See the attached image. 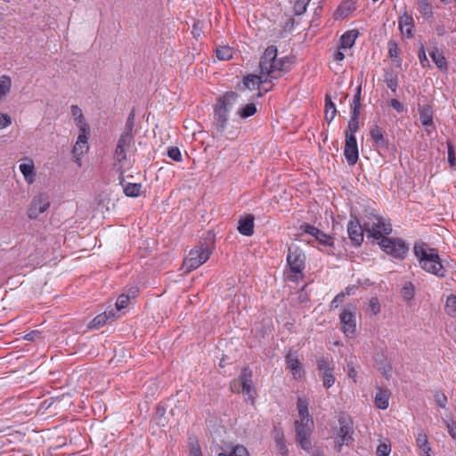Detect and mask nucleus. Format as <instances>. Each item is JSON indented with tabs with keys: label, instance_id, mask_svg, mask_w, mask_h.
I'll return each mask as SVG.
<instances>
[{
	"label": "nucleus",
	"instance_id": "nucleus-1",
	"mask_svg": "<svg viewBox=\"0 0 456 456\" xmlns=\"http://www.w3.org/2000/svg\"><path fill=\"white\" fill-rule=\"evenodd\" d=\"M260 73L265 77L264 81L271 82L280 78L289 70L288 57L277 58V48L274 45L268 46L259 61Z\"/></svg>",
	"mask_w": 456,
	"mask_h": 456
},
{
	"label": "nucleus",
	"instance_id": "nucleus-2",
	"mask_svg": "<svg viewBox=\"0 0 456 456\" xmlns=\"http://www.w3.org/2000/svg\"><path fill=\"white\" fill-rule=\"evenodd\" d=\"M239 94L235 92H226L217 101L214 109L213 134L222 136L226 129L228 112L237 102Z\"/></svg>",
	"mask_w": 456,
	"mask_h": 456
},
{
	"label": "nucleus",
	"instance_id": "nucleus-3",
	"mask_svg": "<svg viewBox=\"0 0 456 456\" xmlns=\"http://www.w3.org/2000/svg\"><path fill=\"white\" fill-rule=\"evenodd\" d=\"M414 254L419 259V265L423 270L428 273L436 274L438 277H444L445 270L440 262V257L435 249L426 248L425 244L415 245L413 248Z\"/></svg>",
	"mask_w": 456,
	"mask_h": 456
},
{
	"label": "nucleus",
	"instance_id": "nucleus-4",
	"mask_svg": "<svg viewBox=\"0 0 456 456\" xmlns=\"http://www.w3.org/2000/svg\"><path fill=\"white\" fill-rule=\"evenodd\" d=\"M305 262V254L298 247H289L287 255L289 271L286 273L287 278L292 281H297L299 276L302 277Z\"/></svg>",
	"mask_w": 456,
	"mask_h": 456
},
{
	"label": "nucleus",
	"instance_id": "nucleus-5",
	"mask_svg": "<svg viewBox=\"0 0 456 456\" xmlns=\"http://www.w3.org/2000/svg\"><path fill=\"white\" fill-rule=\"evenodd\" d=\"M339 428L336 429V437L334 439V448L338 452L342 451L343 445L350 446L354 439V427L352 419L345 415H342L338 419Z\"/></svg>",
	"mask_w": 456,
	"mask_h": 456
},
{
	"label": "nucleus",
	"instance_id": "nucleus-6",
	"mask_svg": "<svg viewBox=\"0 0 456 456\" xmlns=\"http://www.w3.org/2000/svg\"><path fill=\"white\" fill-rule=\"evenodd\" d=\"M134 142V135L121 134L114 152V167L120 174L125 173V166L127 163V152L130 151Z\"/></svg>",
	"mask_w": 456,
	"mask_h": 456
},
{
	"label": "nucleus",
	"instance_id": "nucleus-7",
	"mask_svg": "<svg viewBox=\"0 0 456 456\" xmlns=\"http://www.w3.org/2000/svg\"><path fill=\"white\" fill-rule=\"evenodd\" d=\"M313 425L314 421L310 416L306 418L300 417L299 419L295 421L297 442L305 452H310L312 449V444L309 438L312 434Z\"/></svg>",
	"mask_w": 456,
	"mask_h": 456
},
{
	"label": "nucleus",
	"instance_id": "nucleus-8",
	"mask_svg": "<svg viewBox=\"0 0 456 456\" xmlns=\"http://www.w3.org/2000/svg\"><path fill=\"white\" fill-rule=\"evenodd\" d=\"M210 251L208 246L203 244L196 246L190 252L183 261V268L186 272H191L203 265L209 258Z\"/></svg>",
	"mask_w": 456,
	"mask_h": 456
},
{
	"label": "nucleus",
	"instance_id": "nucleus-9",
	"mask_svg": "<svg viewBox=\"0 0 456 456\" xmlns=\"http://www.w3.org/2000/svg\"><path fill=\"white\" fill-rule=\"evenodd\" d=\"M364 230L372 238L381 240L382 234H389L392 232V226L382 217L374 216L370 222L364 223Z\"/></svg>",
	"mask_w": 456,
	"mask_h": 456
},
{
	"label": "nucleus",
	"instance_id": "nucleus-10",
	"mask_svg": "<svg viewBox=\"0 0 456 456\" xmlns=\"http://www.w3.org/2000/svg\"><path fill=\"white\" fill-rule=\"evenodd\" d=\"M384 252L395 258H403L408 251L407 246L402 240L382 237L379 242Z\"/></svg>",
	"mask_w": 456,
	"mask_h": 456
},
{
	"label": "nucleus",
	"instance_id": "nucleus-11",
	"mask_svg": "<svg viewBox=\"0 0 456 456\" xmlns=\"http://www.w3.org/2000/svg\"><path fill=\"white\" fill-rule=\"evenodd\" d=\"M231 389L232 392L246 394L249 399H253L252 373L248 368H244L239 378L231 384Z\"/></svg>",
	"mask_w": 456,
	"mask_h": 456
},
{
	"label": "nucleus",
	"instance_id": "nucleus-12",
	"mask_svg": "<svg viewBox=\"0 0 456 456\" xmlns=\"http://www.w3.org/2000/svg\"><path fill=\"white\" fill-rule=\"evenodd\" d=\"M50 207L49 197L46 193H39L35 196L29 204L28 216L30 219H36Z\"/></svg>",
	"mask_w": 456,
	"mask_h": 456
},
{
	"label": "nucleus",
	"instance_id": "nucleus-13",
	"mask_svg": "<svg viewBox=\"0 0 456 456\" xmlns=\"http://www.w3.org/2000/svg\"><path fill=\"white\" fill-rule=\"evenodd\" d=\"M345 157L350 166L354 165L358 160V146L354 134H348L346 132Z\"/></svg>",
	"mask_w": 456,
	"mask_h": 456
},
{
	"label": "nucleus",
	"instance_id": "nucleus-14",
	"mask_svg": "<svg viewBox=\"0 0 456 456\" xmlns=\"http://www.w3.org/2000/svg\"><path fill=\"white\" fill-rule=\"evenodd\" d=\"M340 322L343 325L342 329L346 337H352L355 333V317L354 314L347 310L343 309L340 315Z\"/></svg>",
	"mask_w": 456,
	"mask_h": 456
},
{
	"label": "nucleus",
	"instance_id": "nucleus-15",
	"mask_svg": "<svg viewBox=\"0 0 456 456\" xmlns=\"http://www.w3.org/2000/svg\"><path fill=\"white\" fill-rule=\"evenodd\" d=\"M364 226L362 227L357 221H350L347 225L348 236L354 246H360L363 240Z\"/></svg>",
	"mask_w": 456,
	"mask_h": 456
},
{
	"label": "nucleus",
	"instance_id": "nucleus-16",
	"mask_svg": "<svg viewBox=\"0 0 456 456\" xmlns=\"http://www.w3.org/2000/svg\"><path fill=\"white\" fill-rule=\"evenodd\" d=\"M88 135L78 134L76 144L73 147L72 154L78 166H81V157L88 151Z\"/></svg>",
	"mask_w": 456,
	"mask_h": 456
},
{
	"label": "nucleus",
	"instance_id": "nucleus-17",
	"mask_svg": "<svg viewBox=\"0 0 456 456\" xmlns=\"http://www.w3.org/2000/svg\"><path fill=\"white\" fill-rule=\"evenodd\" d=\"M254 216L247 215L239 220L238 231L245 236H251L254 233Z\"/></svg>",
	"mask_w": 456,
	"mask_h": 456
},
{
	"label": "nucleus",
	"instance_id": "nucleus-18",
	"mask_svg": "<svg viewBox=\"0 0 456 456\" xmlns=\"http://www.w3.org/2000/svg\"><path fill=\"white\" fill-rule=\"evenodd\" d=\"M399 28L403 34H406L407 37L411 38L413 37L412 29L414 28L413 19L411 15L404 12L399 18Z\"/></svg>",
	"mask_w": 456,
	"mask_h": 456
},
{
	"label": "nucleus",
	"instance_id": "nucleus-19",
	"mask_svg": "<svg viewBox=\"0 0 456 456\" xmlns=\"http://www.w3.org/2000/svg\"><path fill=\"white\" fill-rule=\"evenodd\" d=\"M286 362L293 376L296 379L300 378L302 374V367L298 359L294 357L291 354H289L286 355Z\"/></svg>",
	"mask_w": 456,
	"mask_h": 456
},
{
	"label": "nucleus",
	"instance_id": "nucleus-20",
	"mask_svg": "<svg viewBox=\"0 0 456 456\" xmlns=\"http://www.w3.org/2000/svg\"><path fill=\"white\" fill-rule=\"evenodd\" d=\"M265 77L260 73V75H248L245 77L243 84L244 86L249 90H255L258 88L260 84L267 83L268 81H264Z\"/></svg>",
	"mask_w": 456,
	"mask_h": 456
},
{
	"label": "nucleus",
	"instance_id": "nucleus-21",
	"mask_svg": "<svg viewBox=\"0 0 456 456\" xmlns=\"http://www.w3.org/2000/svg\"><path fill=\"white\" fill-rule=\"evenodd\" d=\"M20 170L22 173L26 182L29 184L33 183L36 179L35 167L32 161L20 165Z\"/></svg>",
	"mask_w": 456,
	"mask_h": 456
},
{
	"label": "nucleus",
	"instance_id": "nucleus-22",
	"mask_svg": "<svg viewBox=\"0 0 456 456\" xmlns=\"http://www.w3.org/2000/svg\"><path fill=\"white\" fill-rule=\"evenodd\" d=\"M357 36L358 31L354 29L346 32L340 38V47L345 49L351 48L354 45Z\"/></svg>",
	"mask_w": 456,
	"mask_h": 456
},
{
	"label": "nucleus",
	"instance_id": "nucleus-23",
	"mask_svg": "<svg viewBox=\"0 0 456 456\" xmlns=\"http://www.w3.org/2000/svg\"><path fill=\"white\" fill-rule=\"evenodd\" d=\"M370 134L377 146H387V142L383 136V133L380 127H379L378 126H373L370 128Z\"/></svg>",
	"mask_w": 456,
	"mask_h": 456
},
{
	"label": "nucleus",
	"instance_id": "nucleus-24",
	"mask_svg": "<svg viewBox=\"0 0 456 456\" xmlns=\"http://www.w3.org/2000/svg\"><path fill=\"white\" fill-rule=\"evenodd\" d=\"M389 394L387 390H379L375 395V405L379 409L385 410L388 407Z\"/></svg>",
	"mask_w": 456,
	"mask_h": 456
},
{
	"label": "nucleus",
	"instance_id": "nucleus-25",
	"mask_svg": "<svg viewBox=\"0 0 456 456\" xmlns=\"http://www.w3.org/2000/svg\"><path fill=\"white\" fill-rule=\"evenodd\" d=\"M12 87V79L6 75L0 77V101L4 100L10 93Z\"/></svg>",
	"mask_w": 456,
	"mask_h": 456
},
{
	"label": "nucleus",
	"instance_id": "nucleus-26",
	"mask_svg": "<svg viewBox=\"0 0 456 456\" xmlns=\"http://www.w3.org/2000/svg\"><path fill=\"white\" fill-rule=\"evenodd\" d=\"M337 112V109L330 95H326L325 97V118L330 123L332 119L335 118Z\"/></svg>",
	"mask_w": 456,
	"mask_h": 456
},
{
	"label": "nucleus",
	"instance_id": "nucleus-27",
	"mask_svg": "<svg viewBox=\"0 0 456 456\" xmlns=\"http://www.w3.org/2000/svg\"><path fill=\"white\" fill-rule=\"evenodd\" d=\"M419 120L425 126H433V114L429 107H423L419 110Z\"/></svg>",
	"mask_w": 456,
	"mask_h": 456
},
{
	"label": "nucleus",
	"instance_id": "nucleus-28",
	"mask_svg": "<svg viewBox=\"0 0 456 456\" xmlns=\"http://www.w3.org/2000/svg\"><path fill=\"white\" fill-rule=\"evenodd\" d=\"M430 55L438 69L441 70L447 69V62L442 53H440L438 50H435L430 53Z\"/></svg>",
	"mask_w": 456,
	"mask_h": 456
},
{
	"label": "nucleus",
	"instance_id": "nucleus-29",
	"mask_svg": "<svg viewBox=\"0 0 456 456\" xmlns=\"http://www.w3.org/2000/svg\"><path fill=\"white\" fill-rule=\"evenodd\" d=\"M216 54L219 60L228 61L232 58L233 49L227 45L220 46L216 48Z\"/></svg>",
	"mask_w": 456,
	"mask_h": 456
},
{
	"label": "nucleus",
	"instance_id": "nucleus-30",
	"mask_svg": "<svg viewBox=\"0 0 456 456\" xmlns=\"http://www.w3.org/2000/svg\"><path fill=\"white\" fill-rule=\"evenodd\" d=\"M141 183H127L124 186L123 191L127 197H137L141 193Z\"/></svg>",
	"mask_w": 456,
	"mask_h": 456
},
{
	"label": "nucleus",
	"instance_id": "nucleus-31",
	"mask_svg": "<svg viewBox=\"0 0 456 456\" xmlns=\"http://www.w3.org/2000/svg\"><path fill=\"white\" fill-rule=\"evenodd\" d=\"M385 83L391 91L395 92L397 88V75L393 70H387L385 74Z\"/></svg>",
	"mask_w": 456,
	"mask_h": 456
},
{
	"label": "nucleus",
	"instance_id": "nucleus-32",
	"mask_svg": "<svg viewBox=\"0 0 456 456\" xmlns=\"http://www.w3.org/2000/svg\"><path fill=\"white\" fill-rule=\"evenodd\" d=\"M379 358H376V361L379 363V370L382 372V374L388 379L391 377L392 367L389 364L384 362L385 355H379Z\"/></svg>",
	"mask_w": 456,
	"mask_h": 456
},
{
	"label": "nucleus",
	"instance_id": "nucleus-33",
	"mask_svg": "<svg viewBox=\"0 0 456 456\" xmlns=\"http://www.w3.org/2000/svg\"><path fill=\"white\" fill-rule=\"evenodd\" d=\"M134 120H135V111L134 109L131 110V112L128 114V117L126 118V126L124 131L121 133L123 134L127 135H134L133 130L134 126Z\"/></svg>",
	"mask_w": 456,
	"mask_h": 456
},
{
	"label": "nucleus",
	"instance_id": "nucleus-34",
	"mask_svg": "<svg viewBox=\"0 0 456 456\" xmlns=\"http://www.w3.org/2000/svg\"><path fill=\"white\" fill-rule=\"evenodd\" d=\"M218 456H249V453L243 445H236L229 453L221 452Z\"/></svg>",
	"mask_w": 456,
	"mask_h": 456
},
{
	"label": "nucleus",
	"instance_id": "nucleus-35",
	"mask_svg": "<svg viewBox=\"0 0 456 456\" xmlns=\"http://www.w3.org/2000/svg\"><path fill=\"white\" fill-rule=\"evenodd\" d=\"M256 112V107L254 103H248L239 110L238 114L242 118L253 116Z\"/></svg>",
	"mask_w": 456,
	"mask_h": 456
},
{
	"label": "nucleus",
	"instance_id": "nucleus-36",
	"mask_svg": "<svg viewBox=\"0 0 456 456\" xmlns=\"http://www.w3.org/2000/svg\"><path fill=\"white\" fill-rule=\"evenodd\" d=\"M418 8L422 15L430 18L433 15L432 8L428 0H418Z\"/></svg>",
	"mask_w": 456,
	"mask_h": 456
},
{
	"label": "nucleus",
	"instance_id": "nucleus-37",
	"mask_svg": "<svg viewBox=\"0 0 456 456\" xmlns=\"http://www.w3.org/2000/svg\"><path fill=\"white\" fill-rule=\"evenodd\" d=\"M297 406L299 418H306L307 416H310L308 411V402L306 399L299 397L297 403Z\"/></svg>",
	"mask_w": 456,
	"mask_h": 456
},
{
	"label": "nucleus",
	"instance_id": "nucleus-38",
	"mask_svg": "<svg viewBox=\"0 0 456 456\" xmlns=\"http://www.w3.org/2000/svg\"><path fill=\"white\" fill-rule=\"evenodd\" d=\"M359 115L351 114L350 120L348 122L347 133L348 134H354L359 128Z\"/></svg>",
	"mask_w": 456,
	"mask_h": 456
},
{
	"label": "nucleus",
	"instance_id": "nucleus-39",
	"mask_svg": "<svg viewBox=\"0 0 456 456\" xmlns=\"http://www.w3.org/2000/svg\"><path fill=\"white\" fill-rule=\"evenodd\" d=\"M109 320V316L107 315V313H102L96 317L94 318V320L91 322V328H99L102 325H104Z\"/></svg>",
	"mask_w": 456,
	"mask_h": 456
},
{
	"label": "nucleus",
	"instance_id": "nucleus-40",
	"mask_svg": "<svg viewBox=\"0 0 456 456\" xmlns=\"http://www.w3.org/2000/svg\"><path fill=\"white\" fill-rule=\"evenodd\" d=\"M445 307L450 315L456 314V296L455 295H450L447 297Z\"/></svg>",
	"mask_w": 456,
	"mask_h": 456
},
{
	"label": "nucleus",
	"instance_id": "nucleus-41",
	"mask_svg": "<svg viewBox=\"0 0 456 456\" xmlns=\"http://www.w3.org/2000/svg\"><path fill=\"white\" fill-rule=\"evenodd\" d=\"M76 124L79 128V134H85V135L90 134V127H89V125L85 120L84 116L80 118L76 119Z\"/></svg>",
	"mask_w": 456,
	"mask_h": 456
},
{
	"label": "nucleus",
	"instance_id": "nucleus-42",
	"mask_svg": "<svg viewBox=\"0 0 456 456\" xmlns=\"http://www.w3.org/2000/svg\"><path fill=\"white\" fill-rule=\"evenodd\" d=\"M322 383L324 387L330 388L335 383V377L333 376L332 370L322 372Z\"/></svg>",
	"mask_w": 456,
	"mask_h": 456
},
{
	"label": "nucleus",
	"instance_id": "nucleus-43",
	"mask_svg": "<svg viewBox=\"0 0 456 456\" xmlns=\"http://www.w3.org/2000/svg\"><path fill=\"white\" fill-rule=\"evenodd\" d=\"M310 0H297L294 4V12L297 15H301L306 10Z\"/></svg>",
	"mask_w": 456,
	"mask_h": 456
},
{
	"label": "nucleus",
	"instance_id": "nucleus-44",
	"mask_svg": "<svg viewBox=\"0 0 456 456\" xmlns=\"http://www.w3.org/2000/svg\"><path fill=\"white\" fill-rule=\"evenodd\" d=\"M402 296L404 300H411L414 297V288L411 283H408L402 289Z\"/></svg>",
	"mask_w": 456,
	"mask_h": 456
},
{
	"label": "nucleus",
	"instance_id": "nucleus-45",
	"mask_svg": "<svg viewBox=\"0 0 456 456\" xmlns=\"http://www.w3.org/2000/svg\"><path fill=\"white\" fill-rule=\"evenodd\" d=\"M387 46H388L389 57L392 59L398 58L401 50H400L399 46L397 45V44L395 41L390 40L388 42Z\"/></svg>",
	"mask_w": 456,
	"mask_h": 456
},
{
	"label": "nucleus",
	"instance_id": "nucleus-46",
	"mask_svg": "<svg viewBox=\"0 0 456 456\" xmlns=\"http://www.w3.org/2000/svg\"><path fill=\"white\" fill-rule=\"evenodd\" d=\"M317 365H318V369L322 372L332 370V368L330 367V362H329L328 358H325L323 356L318 358Z\"/></svg>",
	"mask_w": 456,
	"mask_h": 456
},
{
	"label": "nucleus",
	"instance_id": "nucleus-47",
	"mask_svg": "<svg viewBox=\"0 0 456 456\" xmlns=\"http://www.w3.org/2000/svg\"><path fill=\"white\" fill-rule=\"evenodd\" d=\"M130 295L122 294L118 297L116 302L117 310L124 309L127 306L129 302Z\"/></svg>",
	"mask_w": 456,
	"mask_h": 456
},
{
	"label": "nucleus",
	"instance_id": "nucleus-48",
	"mask_svg": "<svg viewBox=\"0 0 456 456\" xmlns=\"http://www.w3.org/2000/svg\"><path fill=\"white\" fill-rule=\"evenodd\" d=\"M276 445L281 456H288V448L282 436L276 438Z\"/></svg>",
	"mask_w": 456,
	"mask_h": 456
},
{
	"label": "nucleus",
	"instance_id": "nucleus-49",
	"mask_svg": "<svg viewBox=\"0 0 456 456\" xmlns=\"http://www.w3.org/2000/svg\"><path fill=\"white\" fill-rule=\"evenodd\" d=\"M417 444L421 450L431 451L430 446L428 445V437L426 435L419 434L417 437Z\"/></svg>",
	"mask_w": 456,
	"mask_h": 456
},
{
	"label": "nucleus",
	"instance_id": "nucleus-50",
	"mask_svg": "<svg viewBox=\"0 0 456 456\" xmlns=\"http://www.w3.org/2000/svg\"><path fill=\"white\" fill-rule=\"evenodd\" d=\"M168 157L175 161H181V152L177 147H171L167 151Z\"/></svg>",
	"mask_w": 456,
	"mask_h": 456
},
{
	"label": "nucleus",
	"instance_id": "nucleus-51",
	"mask_svg": "<svg viewBox=\"0 0 456 456\" xmlns=\"http://www.w3.org/2000/svg\"><path fill=\"white\" fill-rule=\"evenodd\" d=\"M314 238L323 245H331L332 244V238L330 236L325 234L322 231H320V234H316V236Z\"/></svg>",
	"mask_w": 456,
	"mask_h": 456
},
{
	"label": "nucleus",
	"instance_id": "nucleus-52",
	"mask_svg": "<svg viewBox=\"0 0 456 456\" xmlns=\"http://www.w3.org/2000/svg\"><path fill=\"white\" fill-rule=\"evenodd\" d=\"M305 233H308L314 237L316 236V234H320V230L317 229L316 227L309 224H302L301 227H300Z\"/></svg>",
	"mask_w": 456,
	"mask_h": 456
},
{
	"label": "nucleus",
	"instance_id": "nucleus-53",
	"mask_svg": "<svg viewBox=\"0 0 456 456\" xmlns=\"http://www.w3.org/2000/svg\"><path fill=\"white\" fill-rule=\"evenodd\" d=\"M419 62L423 68L429 66V61L428 60V57L426 55V52H425L423 45H421L419 48Z\"/></svg>",
	"mask_w": 456,
	"mask_h": 456
},
{
	"label": "nucleus",
	"instance_id": "nucleus-54",
	"mask_svg": "<svg viewBox=\"0 0 456 456\" xmlns=\"http://www.w3.org/2000/svg\"><path fill=\"white\" fill-rule=\"evenodd\" d=\"M12 124V118L8 114L0 112V129L6 128Z\"/></svg>",
	"mask_w": 456,
	"mask_h": 456
},
{
	"label": "nucleus",
	"instance_id": "nucleus-55",
	"mask_svg": "<svg viewBox=\"0 0 456 456\" xmlns=\"http://www.w3.org/2000/svg\"><path fill=\"white\" fill-rule=\"evenodd\" d=\"M390 446L386 444H380L377 448V454L379 456H387L390 453Z\"/></svg>",
	"mask_w": 456,
	"mask_h": 456
},
{
	"label": "nucleus",
	"instance_id": "nucleus-56",
	"mask_svg": "<svg viewBox=\"0 0 456 456\" xmlns=\"http://www.w3.org/2000/svg\"><path fill=\"white\" fill-rule=\"evenodd\" d=\"M190 456H202L200 446L197 443L191 444Z\"/></svg>",
	"mask_w": 456,
	"mask_h": 456
},
{
	"label": "nucleus",
	"instance_id": "nucleus-57",
	"mask_svg": "<svg viewBox=\"0 0 456 456\" xmlns=\"http://www.w3.org/2000/svg\"><path fill=\"white\" fill-rule=\"evenodd\" d=\"M41 333L37 330H33L29 333H28L27 335L24 336V339L25 340H28V341H35L37 340V338H40Z\"/></svg>",
	"mask_w": 456,
	"mask_h": 456
},
{
	"label": "nucleus",
	"instance_id": "nucleus-58",
	"mask_svg": "<svg viewBox=\"0 0 456 456\" xmlns=\"http://www.w3.org/2000/svg\"><path fill=\"white\" fill-rule=\"evenodd\" d=\"M71 114L74 117L75 120L84 116L81 109L77 105L71 106Z\"/></svg>",
	"mask_w": 456,
	"mask_h": 456
},
{
	"label": "nucleus",
	"instance_id": "nucleus-59",
	"mask_svg": "<svg viewBox=\"0 0 456 456\" xmlns=\"http://www.w3.org/2000/svg\"><path fill=\"white\" fill-rule=\"evenodd\" d=\"M360 107H361V102L353 99V102L351 103V108H352L351 114L359 115L360 114Z\"/></svg>",
	"mask_w": 456,
	"mask_h": 456
},
{
	"label": "nucleus",
	"instance_id": "nucleus-60",
	"mask_svg": "<svg viewBox=\"0 0 456 456\" xmlns=\"http://www.w3.org/2000/svg\"><path fill=\"white\" fill-rule=\"evenodd\" d=\"M370 307L371 308V310L373 311V313L376 314L379 312V301L377 298H374L372 297L370 300Z\"/></svg>",
	"mask_w": 456,
	"mask_h": 456
},
{
	"label": "nucleus",
	"instance_id": "nucleus-61",
	"mask_svg": "<svg viewBox=\"0 0 456 456\" xmlns=\"http://www.w3.org/2000/svg\"><path fill=\"white\" fill-rule=\"evenodd\" d=\"M391 106L399 113L403 110V104L396 99L391 100Z\"/></svg>",
	"mask_w": 456,
	"mask_h": 456
},
{
	"label": "nucleus",
	"instance_id": "nucleus-62",
	"mask_svg": "<svg viewBox=\"0 0 456 456\" xmlns=\"http://www.w3.org/2000/svg\"><path fill=\"white\" fill-rule=\"evenodd\" d=\"M448 161L451 166H454L456 162V158L454 156L452 148L450 145L448 146Z\"/></svg>",
	"mask_w": 456,
	"mask_h": 456
},
{
	"label": "nucleus",
	"instance_id": "nucleus-63",
	"mask_svg": "<svg viewBox=\"0 0 456 456\" xmlns=\"http://www.w3.org/2000/svg\"><path fill=\"white\" fill-rule=\"evenodd\" d=\"M201 33H202V29H201V27H200V22L197 21L193 25L192 34H193L194 37H200Z\"/></svg>",
	"mask_w": 456,
	"mask_h": 456
},
{
	"label": "nucleus",
	"instance_id": "nucleus-64",
	"mask_svg": "<svg viewBox=\"0 0 456 456\" xmlns=\"http://www.w3.org/2000/svg\"><path fill=\"white\" fill-rule=\"evenodd\" d=\"M447 428H448V432H449L450 436L453 439H456V425L447 423Z\"/></svg>",
	"mask_w": 456,
	"mask_h": 456
}]
</instances>
